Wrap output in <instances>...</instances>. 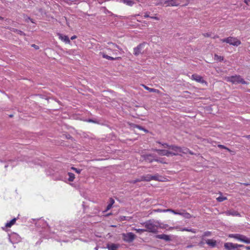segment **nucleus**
<instances>
[{
  "label": "nucleus",
  "mask_w": 250,
  "mask_h": 250,
  "mask_svg": "<svg viewBox=\"0 0 250 250\" xmlns=\"http://www.w3.org/2000/svg\"><path fill=\"white\" fill-rule=\"evenodd\" d=\"M156 143L159 144L162 146V148L154 149L153 150L157 152L160 155L169 157L174 155H181L182 153L187 154L189 153L191 155L193 154L189 149L186 147H180L174 145L169 146L167 144H161L159 142H157Z\"/></svg>",
  "instance_id": "f257e3e1"
},
{
  "label": "nucleus",
  "mask_w": 250,
  "mask_h": 250,
  "mask_svg": "<svg viewBox=\"0 0 250 250\" xmlns=\"http://www.w3.org/2000/svg\"><path fill=\"white\" fill-rule=\"evenodd\" d=\"M142 224L145 227L146 231L153 233H156L158 229L162 228L160 223L155 220H149Z\"/></svg>",
  "instance_id": "f03ea898"
},
{
  "label": "nucleus",
  "mask_w": 250,
  "mask_h": 250,
  "mask_svg": "<svg viewBox=\"0 0 250 250\" xmlns=\"http://www.w3.org/2000/svg\"><path fill=\"white\" fill-rule=\"evenodd\" d=\"M158 4L165 6H174L179 4L177 0H160Z\"/></svg>",
  "instance_id": "7ed1b4c3"
},
{
  "label": "nucleus",
  "mask_w": 250,
  "mask_h": 250,
  "mask_svg": "<svg viewBox=\"0 0 250 250\" xmlns=\"http://www.w3.org/2000/svg\"><path fill=\"white\" fill-rule=\"evenodd\" d=\"M123 239L126 242H131L135 238L136 236L132 232L122 234Z\"/></svg>",
  "instance_id": "20e7f679"
},
{
  "label": "nucleus",
  "mask_w": 250,
  "mask_h": 250,
  "mask_svg": "<svg viewBox=\"0 0 250 250\" xmlns=\"http://www.w3.org/2000/svg\"><path fill=\"white\" fill-rule=\"evenodd\" d=\"M235 239L246 244H250V238L240 234H235Z\"/></svg>",
  "instance_id": "39448f33"
},
{
  "label": "nucleus",
  "mask_w": 250,
  "mask_h": 250,
  "mask_svg": "<svg viewBox=\"0 0 250 250\" xmlns=\"http://www.w3.org/2000/svg\"><path fill=\"white\" fill-rule=\"evenodd\" d=\"M191 79L197 82L203 83H205V81L203 80V78L197 74H193L191 76Z\"/></svg>",
  "instance_id": "423d86ee"
},
{
  "label": "nucleus",
  "mask_w": 250,
  "mask_h": 250,
  "mask_svg": "<svg viewBox=\"0 0 250 250\" xmlns=\"http://www.w3.org/2000/svg\"><path fill=\"white\" fill-rule=\"evenodd\" d=\"M146 43H143L140 44L136 47L134 48V54L136 56L138 55L140 53L142 49L145 45Z\"/></svg>",
  "instance_id": "0eeeda50"
},
{
  "label": "nucleus",
  "mask_w": 250,
  "mask_h": 250,
  "mask_svg": "<svg viewBox=\"0 0 250 250\" xmlns=\"http://www.w3.org/2000/svg\"><path fill=\"white\" fill-rule=\"evenodd\" d=\"M152 180L160 181V182H164L166 181L167 178H165L161 175H159L158 174H155L154 175H152Z\"/></svg>",
  "instance_id": "6e6552de"
},
{
  "label": "nucleus",
  "mask_w": 250,
  "mask_h": 250,
  "mask_svg": "<svg viewBox=\"0 0 250 250\" xmlns=\"http://www.w3.org/2000/svg\"><path fill=\"white\" fill-rule=\"evenodd\" d=\"M120 247L119 244L109 243L107 245V248L108 250H117Z\"/></svg>",
  "instance_id": "1a4fd4ad"
},
{
  "label": "nucleus",
  "mask_w": 250,
  "mask_h": 250,
  "mask_svg": "<svg viewBox=\"0 0 250 250\" xmlns=\"http://www.w3.org/2000/svg\"><path fill=\"white\" fill-rule=\"evenodd\" d=\"M59 38L65 43H69L70 42L69 38L67 36L63 35L61 34H58Z\"/></svg>",
  "instance_id": "9d476101"
},
{
  "label": "nucleus",
  "mask_w": 250,
  "mask_h": 250,
  "mask_svg": "<svg viewBox=\"0 0 250 250\" xmlns=\"http://www.w3.org/2000/svg\"><path fill=\"white\" fill-rule=\"evenodd\" d=\"M221 41L222 42H226L230 44L234 45V39L232 37H229L227 39H222Z\"/></svg>",
  "instance_id": "9b49d317"
},
{
  "label": "nucleus",
  "mask_w": 250,
  "mask_h": 250,
  "mask_svg": "<svg viewBox=\"0 0 250 250\" xmlns=\"http://www.w3.org/2000/svg\"><path fill=\"white\" fill-rule=\"evenodd\" d=\"M152 175L147 174L146 175L142 176V180L143 181L149 182L152 180Z\"/></svg>",
  "instance_id": "f8f14e48"
},
{
  "label": "nucleus",
  "mask_w": 250,
  "mask_h": 250,
  "mask_svg": "<svg viewBox=\"0 0 250 250\" xmlns=\"http://www.w3.org/2000/svg\"><path fill=\"white\" fill-rule=\"evenodd\" d=\"M156 237L159 239H163L166 241H169L170 240V236L166 234H159L156 236Z\"/></svg>",
  "instance_id": "ddd939ff"
},
{
  "label": "nucleus",
  "mask_w": 250,
  "mask_h": 250,
  "mask_svg": "<svg viewBox=\"0 0 250 250\" xmlns=\"http://www.w3.org/2000/svg\"><path fill=\"white\" fill-rule=\"evenodd\" d=\"M142 157L144 160L149 163L152 162L153 160H154L153 159L152 156L150 154L144 155L142 156Z\"/></svg>",
  "instance_id": "4468645a"
},
{
  "label": "nucleus",
  "mask_w": 250,
  "mask_h": 250,
  "mask_svg": "<svg viewBox=\"0 0 250 250\" xmlns=\"http://www.w3.org/2000/svg\"><path fill=\"white\" fill-rule=\"evenodd\" d=\"M224 247L227 250H233L234 249V246L231 243H225Z\"/></svg>",
  "instance_id": "2eb2a0df"
},
{
  "label": "nucleus",
  "mask_w": 250,
  "mask_h": 250,
  "mask_svg": "<svg viewBox=\"0 0 250 250\" xmlns=\"http://www.w3.org/2000/svg\"><path fill=\"white\" fill-rule=\"evenodd\" d=\"M121 1L130 6H132L135 3L134 0H121Z\"/></svg>",
  "instance_id": "dca6fc26"
},
{
  "label": "nucleus",
  "mask_w": 250,
  "mask_h": 250,
  "mask_svg": "<svg viewBox=\"0 0 250 250\" xmlns=\"http://www.w3.org/2000/svg\"><path fill=\"white\" fill-rule=\"evenodd\" d=\"M240 83L243 84H248V83L245 81L240 76H235V83Z\"/></svg>",
  "instance_id": "f3484780"
},
{
  "label": "nucleus",
  "mask_w": 250,
  "mask_h": 250,
  "mask_svg": "<svg viewBox=\"0 0 250 250\" xmlns=\"http://www.w3.org/2000/svg\"><path fill=\"white\" fill-rule=\"evenodd\" d=\"M206 243L212 247H214L216 246V241L212 239H208L206 240Z\"/></svg>",
  "instance_id": "a211bd4d"
},
{
  "label": "nucleus",
  "mask_w": 250,
  "mask_h": 250,
  "mask_svg": "<svg viewBox=\"0 0 250 250\" xmlns=\"http://www.w3.org/2000/svg\"><path fill=\"white\" fill-rule=\"evenodd\" d=\"M16 218H14L12 220H11L10 221L7 222L5 224V227L6 228H10L12 226H13L14 224H15L16 221Z\"/></svg>",
  "instance_id": "6ab92c4d"
},
{
  "label": "nucleus",
  "mask_w": 250,
  "mask_h": 250,
  "mask_svg": "<svg viewBox=\"0 0 250 250\" xmlns=\"http://www.w3.org/2000/svg\"><path fill=\"white\" fill-rule=\"evenodd\" d=\"M144 87L147 90L149 91L150 92H156L159 93V90L154 88H151L147 87L146 85H143Z\"/></svg>",
  "instance_id": "aec40b11"
},
{
  "label": "nucleus",
  "mask_w": 250,
  "mask_h": 250,
  "mask_svg": "<svg viewBox=\"0 0 250 250\" xmlns=\"http://www.w3.org/2000/svg\"><path fill=\"white\" fill-rule=\"evenodd\" d=\"M108 49H109L115 50L116 48H118V46L116 44H115L113 43H108Z\"/></svg>",
  "instance_id": "412c9836"
},
{
  "label": "nucleus",
  "mask_w": 250,
  "mask_h": 250,
  "mask_svg": "<svg viewBox=\"0 0 250 250\" xmlns=\"http://www.w3.org/2000/svg\"><path fill=\"white\" fill-rule=\"evenodd\" d=\"M132 230H135L137 232L140 233V234H141L143 232H144L145 231H146V229H136V228H132Z\"/></svg>",
  "instance_id": "4be33fe9"
},
{
  "label": "nucleus",
  "mask_w": 250,
  "mask_h": 250,
  "mask_svg": "<svg viewBox=\"0 0 250 250\" xmlns=\"http://www.w3.org/2000/svg\"><path fill=\"white\" fill-rule=\"evenodd\" d=\"M102 56L103 58H105L108 60H114L116 59V58H114L112 57L106 55L104 53H102Z\"/></svg>",
  "instance_id": "5701e85b"
},
{
  "label": "nucleus",
  "mask_w": 250,
  "mask_h": 250,
  "mask_svg": "<svg viewBox=\"0 0 250 250\" xmlns=\"http://www.w3.org/2000/svg\"><path fill=\"white\" fill-rule=\"evenodd\" d=\"M68 176H69V178H68V180L70 181H73V180H74L75 179V175L73 173H70V172H69L68 173Z\"/></svg>",
  "instance_id": "b1692460"
},
{
  "label": "nucleus",
  "mask_w": 250,
  "mask_h": 250,
  "mask_svg": "<svg viewBox=\"0 0 250 250\" xmlns=\"http://www.w3.org/2000/svg\"><path fill=\"white\" fill-rule=\"evenodd\" d=\"M217 201L219 202H223V201L227 199V198L225 196H223L222 195H220V196H219L218 197H217L216 198Z\"/></svg>",
  "instance_id": "393cba45"
},
{
  "label": "nucleus",
  "mask_w": 250,
  "mask_h": 250,
  "mask_svg": "<svg viewBox=\"0 0 250 250\" xmlns=\"http://www.w3.org/2000/svg\"><path fill=\"white\" fill-rule=\"evenodd\" d=\"M180 230L181 231H190V232H192V233H196V231L195 229H187V228H183V229H180Z\"/></svg>",
  "instance_id": "a878e982"
},
{
  "label": "nucleus",
  "mask_w": 250,
  "mask_h": 250,
  "mask_svg": "<svg viewBox=\"0 0 250 250\" xmlns=\"http://www.w3.org/2000/svg\"><path fill=\"white\" fill-rule=\"evenodd\" d=\"M142 180V176H141L140 178H138L132 181L131 182V183L132 184H135L137 182L143 181V180Z\"/></svg>",
  "instance_id": "bb28decb"
},
{
  "label": "nucleus",
  "mask_w": 250,
  "mask_h": 250,
  "mask_svg": "<svg viewBox=\"0 0 250 250\" xmlns=\"http://www.w3.org/2000/svg\"><path fill=\"white\" fill-rule=\"evenodd\" d=\"M184 217L185 218L189 219L191 217V216L189 213L185 211Z\"/></svg>",
  "instance_id": "cd10ccee"
},
{
  "label": "nucleus",
  "mask_w": 250,
  "mask_h": 250,
  "mask_svg": "<svg viewBox=\"0 0 250 250\" xmlns=\"http://www.w3.org/2000/svg\"><path fill=\"white\" fill-rule=\"evenodd\" d=\"M214 60L220 61L221 60H223V58L221 56H219L217 55H215L214 56Z\"/></svg>",
  "instance_id": "c85d7f7f"
},
{
  "label": "nucleus",
  "mask_w": 250,
  "mask_h": 250,
  "mask_svg": "<svg viewBox=\"0 0 250 250\" xmlns=\"http://www.w3.org/2000/svg\"><path fill=\"white\" fill-rule=\"evenodd\" d=\"M112 205H112L111 204H109L108 205V206H107L106 209H105V211H106L109 210L112 208Z\"/></svg>",
  "instance_id": "c756f323"
},
{
  "label": "nucleus",
  "mask_w": 250,
  "mask_h": 250,
  "mask_svg": "<svg viewBox=\"0 0 250 250\" xmlns=\"http://www.w3.org/2000/svg\"><path fill=\"white\" fill-rule=\"evenodd\" d=\"M72 169H73L74 170H75L76 171V172H77V173H80V172L81 171V169H78L75 167H72Z\"/></svg>",
  "instance_id": "7c9ffc66"
},
{
  "label": "nucleus",
  "mask_w": 250,
  "mask_h": 250,
  "mask_svg": "<svg viewBox=\"0 0 250 250\" xmlns=\"http://www.w3.org/2000/svg\"><path fill=\"white\" fill-rule=\"evenodd\" d=\"M185 210H183L182 211H179V214H178V215H181L184 217V214H185Z\"/></svg>",
  "instance_id": "2f4dec72"
},
{
  "label": "nucleus",
  "mask_w": 250,
  "mask_h": 250,
  "mask_svg": "<svg viewBox=\"0 0 250 250\" xmlns=\"http://www.w3.org/2000/svg\"><path fill=\"white\" fill-rule=\"evenodd\" d=\"M218 147H219L221 148H225V149H227V150L229 151V149L226 148L225 146H224L223 145H218Z\"/></svg>",
  "instance_id": "473e14b6"
},
{
  "label": "nucleus",
  "mask_w": 250,
  "mask_h": 250,
  "mask_svg": "<svg viewBox=\"0 0 250 250\" xmlns=\"http://www.w3.org/2000/svg\"><path fill=\"white\" fill-rule=\"evenodd\" d=\"M173 209H164V212H170L172 213Z\"/></svg>",
  "instance_id": "72a5a7b5"
},
{
  "label": "nucleus",
  "mask_w": 250,
  "mask_h": 250,
  "mask_svg": "<svg viewBox=\"0 0 250 250\" xmlns=\"http://www.w3.org/2000/svg\"><path fill=\"white\" fill-rule=\"evenodd\" d=\"M150 18L152 19H153V20H159V18L157 17H155V16H154V17H150Z\"/></svg>",
  "instance_id": "f704fd0d"
},
{
  "label": "nucleus",
  "mask_w": 250,
  "mask_h": 250,
  "mask_svg": "<svg viewBox=\"0 0 250 250\" xmlns=\"http://www.w3.org/2000/svg\"><path fill=\"white\" fill-rule=\"evenodd\" d=\"M136 127H137L139 129L144 130L145 132H147V130H146V129H144L141 126H140L139 125H137Z\"/></svg>",
  "instance_id": "c9c22d12"
},
{
  "label": "nucleus",
  "mask_w": 250,
  "mask_h": 250,
  "mask_svg": "<svg viewBox=\"0 0 250 250\" xmlns=\"http://www.w3.org/2000/svg\"><path fill=\"white\" fill-rule=\"evenodd\" d=\"M240 44V42L238 40H235V46H237Z\"/></svg>",
  "instance_id": "e433bc0d"
},
{
  "label": "nucleus",
  "mask_w": 250,
  "mask_h": 250,
  "mask_svg": "<svg viewBox=\"0 0 250 250\" xmlns=\"http://www.w3.org/2000/svg\"><path fill=\"white\" fill-rule=\"evenodd\" d=\"M172 213L174 214H176V215H178L179 213V211H177L176 210H173V211H172Z\"/></svg>",
  "instance_id": "4c0bfd02"
},
{
  "label": "nucleus",
  "mask_w": 250,
  "mask_h": 250,
  "mask_svg": "<svg viewBox=\"0 0 250 250\" xmlns=\"http://www.w3.org/2000/svg\"><path fill=\"white\" fill-rule=\"evenodd\" d=\"M110 204H111L112 205H113L114 203V200L112 198H110Z\"/></svg>",
  "instance_id": "58836bf2"
},
{
  "label": "nucleus",
  "mask_w": 250,
  "mask_h": 250,
  "mask_svg": "<svg viewBox=\"0 0 250 250\" xmlns=\"http://www.w3.org/2000/svg\"><path fill=\"white\" fill-rule=\"evenodd\" d=\"M244 1L247 4H249L250 2V0H244Z\"/></svg>",
  "instance_id": "ea45409f"
},
{
  "label": "nucleus",
  "mask_w": 250,
  "mask_h": 250,
  "mask_svg": "<svg viewBox=\"0 0 250 250\" xmlns=\"http://www.w3.org/2000/svg\"><path fill=\"white\" fill-rule=\"evenodd\" d=\"M144 17L145 18H148V17H149V16L148 14L147 13H145V14L144 15Z\"/></svg>",
  "instance_id": "a19ab883"
},
{
  "label": "nucleus",
  "mask_w": 250,
  "mask_h": 250,
  "mask_svg": "<svg viewBox=\"0 0 250 250\" xmlns=\"http://www.w3.org/2000/svg\"><path fill=\"white\" fill-rule=\"evenodd\" d=\"M164 209H157V211H158V212H164Z\"/></svg>",
  "instance_id": "79ce46f5"
},
{
  "label": "nucleus",
  "mask_w": 250,
  "mask_h": 250,
  "mask_svg": "<svg viewBox=\"0 0 250 250\" xmlns=\"http://www.w3.org/2000/svg\"><path fill=\"white\" fill-rule=\"evenodd\" d=\"M76 38V36H73L71 37V40H74V39H75Z\"/></svg>",
  "instance_id": "37998d69"
},
{
  "label": "nucleus",
  "mask_w": 250,
  "mask_h": 250,
  "mask_svg": "<svg viewBox=\"0 0 250 250\" xmlns=\"http://www.w3.org/2000/svg\"><path fill=\"white\" fill-rule=\"evenodd\" d=\"M241 245H237V244H235V249L239 247H241Z\"/></svg>",
  "instance_id": "c03bdc74"
},
{
  "label": "nucleus",
  "mask_w": 250,
  "mask_h": 250,
  "mask_svg": "<svg viewBox=\"0 0 250 250\" xmlns=\"http://www.w3.org/2000/svg\"><path fill=\"white\" fill-rule=\"evenodd\" d=\"M18 32H19V34H20L21 35H22V34H23V33L22 31H18Z\"/></svg>",
  "instance_id": "a18cd8bd"
},
{
  "label": "nucleus",
  "mask_w": 250,
  "mask_h": 250,
  "mask_svg": "<svg viewBox=\"0 0 250 250\" xmlns=\"http://www.w3.org/2000/svg\"><path fill=\"white\" fill-rule=\"evenodd\" d=\"M246 248L247 250H250V246L246 247Z\"/></svg>",
  "instance_id": "49530a36"
},
{
  "label": "nucleus",
  "mask_w": 250,
  "mask_h": 250,
  "mask_svg": "<svg viewBox=\"0 0 250 250\" xmlns=\"http://www.w3.org/2000/svg\"><path fill=\"white\" fill-rule=\"evenodd\" d=\"M229 237H234V235L233 234H231V235H229Z\"/></svg>",
  "instance_id": "de8ad7c7"
},
{
  "label": "nucleus",
  "mask_w": 250,
  "mask_h": 250,
  "mask_svg": "<svg viewBox=\"0 0 250 250\" xmlns=\"http://www.w3.org/2000/svg\"><path fill=\"white\" fill-rule=\"evenodd\" d=\"M246 138H248V139H250V135H248L246 136Z\"/></svg>",
  "instance_id": "09e8293b"
},
{
  "label": "nucleus",
  "mask_w": 250,
  "mask_h": 250,
  "mask_svg": "<svg viewBox=\"0 0 250 250\" xmlns=\"http://www.w3.org/2000/svg\"><path fill=\"white\" fill-rule=\"evenodd\" d=\"M174 228L171 227V228H170V229H174ZM175 228V229H177L178 228H177V227H176V228Z\"/></svg>",
  "instance_id": "8fccbe9b"
},
{
  "label": "nucleus",
  "mask_w": 250,
  "mask_h": 250,
  "mask_svg": "<svg viewBox=\"0 0 250 250\" xmlns=\"http://www.w3.org/2000/svg\"><path fill=\"white\" fill-rule=\"evenodd\" d=\"M190 247H191L190 246H188L187 247H188V248H190Z\"/></svg>",
  "instance_id": "3c124183"
},
{
  "label": "nucleus",
  "mask_w": 250,
  "mask_h": 250,
  "mask_svg": "<svg viewBox=\"0 0 250 250\" xmlns=\"http://www.w3.org/2000/svg\"><path fill=\"white\" fill-rule=\"evenodd\" d=\"M155 161H159V160H155Z\"/></svg>",
  "instance_id": "603ef678"
}]
</instances>
